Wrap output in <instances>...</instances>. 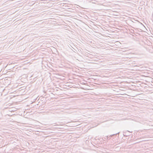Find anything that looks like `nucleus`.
Masks as SVG:
<instances>
[{"label":"nucleus","mask_w":153,"mask_h":153,"mask_svg":"<svg viewBox=\"0 0 153 153\" xmlns=\"http://www.w3.org/2000/svg\"><path fill=\"white\" fill-rule=\"evenodd\" d=\"M45 106V105H44V104H43L42 105V107H43L44 108Z\"/></svg>","instance_id":"2"},{"label":"nucleus","mask_w":153,"mask_h":153,"mask_svg":"<svg viewBox=\"0 0 153 153\" xmlns=\"http://www.w3.org/2000/svg\"><path fill=\"white\" fill-rule=\"evenodd\" d=\"M127 132H130L128 131H127Z\"/></svg>","instance_id":"4"},{"label":"nucleus","mask_w":153,"mask_h":153,"mask_svg":"<svg viewBox=\"0 0 153 153\" xmlns=\"http://www.w3.org/2000/svg\"><path fill=\"white\" fill-rule=\"evenodd\" d=\"M119 132H118L116 134H112V135H111L110 136V137H112L113 136L115 135H116L117 134H119Z\"/></svg>","instance_id":"1"},{"label":"nucleus","mask_w":153,"mask_h":153,"mask_svg":"<svg viewBox=\"0 0 153 153\" xmlns=\"http://www.w3.org/2000/svg\"><path fill=\"white\" fill-rule=\"evenodd\" d=\"M40 106H39V108L40 109H41V108H40Z\"/></svg>","instance_id":"3"}]
</instances>
